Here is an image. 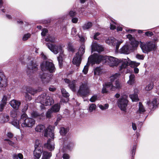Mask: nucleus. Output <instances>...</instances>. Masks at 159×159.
Here are the masks:
<instances>
[{"label":"nucleus","mask_w":159,"mask_h":159,"mask_svg":"<svg viewBox=\"0 0 159 159\" xmlns=\"http://www.w3.org/2000/svg\"><path fill=\"white\" fill-rule=\"evenodd\" d=\"M88 61L93 64L95 63L98 64L101 62L103 63L107 62L108 65L111 67L117 66L118 64H121L119 68L120 71L121 72L128 73L126 69L128 64L126 63L127 60L126 59L120 61L113 57L103 56L98 53H94L88 58Z\"/></svg>","instance_id":"obj_1"},{"label":"nucleus","mask_w":159,"mask_h":159,"mask_svg":"<svg viewBox=\"0 0 159 159\" xmlns=\"http://www.w3.org/2000/svg\"><path fill=\"white\" fill-rule=\"evenodd\" d=\"M46 45L48 48L54 54H56L60 52L59 56L57 57L59 66L61 67L62 66L63 58L64 55L63 54V51L62 48V45L61 44L56 45L50 43H47Z\"/></svg>","instance_id":"obj_2"},{"label":"nucleus","mask_w":159,"mask_h":159,"mask_svg":"<svg viewBox=\"0 0 159 159\" xmlns=\"http://www.w3.org/2000/svg\"><path fill=\"white\" fill-rule=\"evenodd\" d=\"M38 102L41 103V108L43 109L45 108V106H50L54 103V101L52 97L48 96L45 93L39 96L36 100Z\"/></svg>","instance_id":"obj_3"},{"label":"nucleus","mask_w":159,"mask_h":159,"mask_svg":"<svg viewBox=\"0 0 159 159\" xmlns=\"http://www.w3.org/2000/svg\"><path fill=\"white\" fill-rule=\"evenodd\" d=\"M20 123L23 127L32 128L34 125L35 121L33 119L28 117L25 113H23L20 119Z\"/></svg>","instance_id":"obj_4"},{"label":"nucleus","mask_w":159,"mask_h":159,"mask_svg":"<svg viewBox=\"0 0 159 159\" xmlns=\"http://www.w3.org/2000/svg\"><path fill=\"white\" fill-rule=\"evenodd\" d=\"M54 127L49 125L45 129V127L43 125H38L35 128V130L38 132H41L45 130L44 136L48 137H50L52 139L54 138V134L53 133Z\"/></svg>","instance_id":"obj_5"},{"label":"nucleus","mask_w":159,"mask_h":159,"mask_svg":"<svg viewBox=\"0 0 159 159\" xmlns=\"http://www.w3.org/2000/svg\"><path fill=\"white\" fill-rule=\"evenodd\" d=\"M140 45L143 52L145 53L154 50L156 49V44L154 41L147 42L146 43L140 42Z\"/></svg>","instance_id":"obj_6"},{"label":"nucleus","mask_w":159,"mask_h":159,"mask_svg":"<svg viewBox=\"0 0 159 159\" xmlns=\"http://www.w3.org/2000/svg\"><path fill=\"white\" fill-rule=\"evenodd\" d=\"M122 87L121 84L119 81L117 80L115 81V86H114L111 82L106 83L104 85H103L102 92V93H107L108 92V89L114 90L115 89H120Z\"/></svg>","instance_id":"obj_7"},{"label":"nucleus","mask_w":159,"mask_h":159,"mask_svg":"<svg viewBox=\"0 0 159 159\" xmlns=\"http://www.w3.org/2000/svg\"><path fill=\"white\" fill-rule=\"evenodd\" d=\"M35 149L33 152L34 159H39L43 152V147L38 140L35 141L34 144Z\"/></svg>","instance_id":"obj_8"},{"label":"nucleus","mask_w":159,"mask_h":159,"mask_svg":"<svg viewBox=\"0 0 159 159\" xmlns=\"http://www.w3.org/2000/svg\"><path fill=\"white\" fill-rule=\"evenodd\" d=\"M89 92L87 83L84 82L82 83L78 91L77 95L81 97H85L89 94Z\"/></svg>","instance_id":"obj_9"},{"label":"nucleus","mask_w":159,"mask_h":159,"mask_svg":"<svg viewBox=\"0 0 159 159\" xmlns=\"http://www.w3.org/2000/svg\"><path fill=\"white\" fill-rule=\"evenodd\" d=\"M42 71L48 70L50 73L55 71V68L53 64L49 61H43L40 65Z\"/></svg>","instance_id":"obj_10"},{"label":"nucleus","mask_w":159,"mask_h":159,"mask_svg":"<svg viewBox=\"0 0 159 159\" xmlns=\"http://www.w3.org/2000/svg\"><path fill=\"white\" fill-rule=\"evenodd\" d=\"M128 103V101L125 95H124L119 99L117 102L118 107L121 111H125L126 110Z\"/></svg>","instance_id":"obj_11"},{"label":"nucleus","mask_w":159,"mask_h":159,"mask_svg":"<svg viewBox=\"0 0 159 159\" xmlns=\"http://www.w3.org/2000/svg\"><path fill=\"white\" fill-rule=\"evenodd\" d=\"M123 41L121 39L117 40L113 37L108 38L106 41L107 43L110 45L116 46V50H118L120 45L122 43Z\"/></svg>","instance_id":"obj_12"},{"label":"nucleus","mask_w":159,"mask_h":159,"mask_svg":"<svg viewBox=\"0 0 159 159\" xmlns=\"http://www.w3.org/2000/svg\"><path fill=\"white\" fill-rule=\"evenodd\" d=\"M136 48L126 44L120 49L119 52L121 53L128 54L130 53L131 51L135 49Z\"/></svg>","instance_id":"obj_13"},{"label":"nucleus","mask_w":159,"mask_h":159,"mask_svg":"<svg viewBox=\"0 0 159 159\" xmlns=\"http://www.w3.org/2000/svg\"><path fill=\"white\" fill-rule=\"evenodd\" d=\"M37 66V65L35 63H34L33 61H31L27 66V74L29 75L31 72H34L37 70H38Z\"/></svg>","instance_id":"obj_14"},{"label":"nucleus","mask_w":159,"mask_h":159,"mask_svg":"<svg viewBox=\"0 0 159 159\" xmlns=\"http://www.w3.org/2000/svg\"><path fill=\"white\" fill-rule=\"evenodd\" d=\"M82 56L79 53H77L73 59V63L77 66H79L81 61Z\"/></svg>","instance_id":"obj_15"},{"label":"nucleus","mask_w":159,"mask_h":159,"mask_svg":"<svg viewBox=\"0 0 159 159\" xmlns=\"http://www.w3.org/2000/svg\"><path fill=\"white\" fill-rule=\"evenodd\" d=\"M103 50L102 47L98 44L96 42H94L92 45V51H96L98 52H100Z\"/></svg>","instance_id":"obj_16"},{"label":"nucleus","mask_w":159,"mask_h":159,"mask_svg":"<svg viewBox=\"0 0 159 159\" xmlns=\"http://www.w3.org/2000/svg\"><path fill=\"white\" fill-rule=\"evenodd\" d=\"M64 80L65 83L68 84L69 87L73 91H75L76 82L75 80H74L71 81L67 79H65Z\"/></svg>","instance_id":"obj_17"},{"label":"nucleus","mask_w":159,"mask_h":159,"mask_svg":"<svg viewBox=\"0 0 159 159\" xmlns=\"http://www.w3.org/2000/svg\"><path fill=\"white\" fill-rule=\"evenodd\" d=\"M7 85V80L5 76L3 73L0 72V87L5 88Z\"/></svg>","instance_id":"obj_18"},{"label":"nucleus","mask_w":159,"mask_h":159,"mask_svg":"<svg viewBox=\"0 0 159 159\" xmlns=\"http://www.w3.org/2000/svg\"><path fill=\"white\" fill-rule=\"evenodd\" d=\"M127 37L130 41V45L134 47H137L139 44V42L136 40L132 35L129 34L127 35Z\"/></svg>","instance_id":"obj_19"},{"label":"nucleus","mask_w":159,"mask_h":159,"mask_svg":"<svg viewBox=\"0 0 159 159\" xmlns=\"http://www.w3.org/2000/svg\"><path fill=\"white\" fill-rule=\"evenodd\" d=\"M10 104L13 109L17 110L20 106L21 103L19 101L13 99L10 101Z\"/></svg>","instance_id":"obj_20"},{"label":"nucleus","mask_w":159,"mask_h":159,"mask_svg":"<svg viewBox=\"0 0 159 159\" xmlns=\"http://www.w3.org/2000/svg\"><path fill=\"white\" fill-rule=\"evenodd\" d=\"M134 94H130L129 95V97L133 102L138 101L139 98L138 94L139 93V90L137 89H135L134 90Z\"/></svg>","instance_id":"obj_21"},{"label":"nucleus","mask_w":159,"mask_h":159,"mask_svg":"<svg viewBox=\"0 0 159 159\" xmlns=\"http://www.w3.org/2000/svg\"><path fill=\"white\" fill-rule=\"evenodd\" d=\"M39 76L42 81L44 84H47L49 82L50 77L47 75V74L43 73L42 75H40Z\"/></svg>","instance_id":"obj_22"},{"label":"nucleus","mask_w":159,"mask_h":159,"mask_svg":"<svg viewBox=\"0 0 159 159\" xmlns=\"http://www.w3.org/2000/svg\"><path fill=\"white\" fill-rule=\"evenodd\" d=\"M44 147L52 151L54 149V143L51 141L50 139H48L47 143L44 144Z\"/></svg>","instance_id":"obj_23"},{"label":"nucleus","mask_w":159,"mask_h":159,"mask_svg":"<svg viewBox=\"0 0 159 159\" xmlns=\"http://www.w3.org/2000/svg\"><path fill=\"white\" fill-rule=\"evenodd\" d=\"M9 116L7 114H0V122L4 123L9 120Z\"/></svg>","instance_id":"obj_24"},{"label":"nucleus","mask_w":159,"mask_h":159,"mask_svg":"<svg viewBox=\"0 0 159 159\" xmlns=\"http://www.w3.org/2000/svg\"><path fill=\"white\" fill-rule=\"evenodd\" d=\"M156 103L157 100L156 98H154L152 102L148 101L147 102V104L148 105L149 109L151 110L153 109L156 107Z\"/></svg>","instance_id":"obj_25"},{"label":"nucleus","mask_w":159,"mask_h":159,"mask_svg":"<svg viewBox=\"0 0 159 159\" xmlns=\"http://www.w3.org/2000/svg\"><path fill=\"white\" fill-rule=\"evenodd\" d=\"M7 98L6 96H4L0 104V111H2L7 103Z\"/></svg>","instance_id":"obj_26"},{"label":"nucleus","mask_w":159,"mask_h":159,"mask_svg":"<svg viewBox=\"0 0 159 159\" xmlns=\"http://www.w3.org/2000/svg\"><path fill=\"white\" fill-rule=\"evenodd\" d=\"M77 14V13L76 12V11L75 10H71L69 12L68 14L67 15H66L65 16H64V17H63V20L66 19H67V16L68 15L71 17H73L75 16Z\"/></svg>","instance_id":"obj_27"},{"label":"nucleus","mask_w":159,"mask_h":159,"mask_svg":"<svg viewBox=\"0 0 159 159\" xmlns=\"http://www.w3.org/2000/svg\"><path fill=\"white\" fill-rule=\"evenodd\" d=\"M43 114H40L36 111H33L31 113V116L34 118H41L43 117Z\"/></svg>","instance_id":"obj_28"},{"label":"nucleus","mask_w":159,"mask_h":159,"mask_svg":"<svg viewBox=\"0 0 159 159\" xmlns=\"http://www.w3.org/2000/svg\"><path fill=\"white\" fill-rule=\"evenodd\" d=\"M57 39L54 36L49 35L47 36L45 39V41L48 42H50L52 43H55L56 42Z\"/></svg>","instance_id":"obj_29"},{"label":"nucleus","mask_w":159,"mask_h":159,"mask_svg":"<svg viewBox=\"0 0 159 159\" xmlns=\"http://www.w3.org/2000/svg\"><path fill=\"white\" fill-rule=\"evenodd\" d=\"M135 80V76L134 74H131L129 76V80L127 81L129 85H132L134 84Z\"/></svg>","instance_id":"obj_30"},{"label":"nucleus","mask_w":159,"mask_h":159,"mask_svg":"<svg viewBox=\"0 0 159 159\" xmlns=\"http://www.w3.org/2000/svg\"><path fill=\"white\" fill-rule=\"evenodd\" d=\"M145 111V110L143 106L142 105L141 102H139V109L137 111V113L138 114H143V113Z\"/></svg>","instance_id":"obj_31"},{"label":"nucleus","mask_w":159,"mask_h":159,"mask_svg":"<svg viewBox=\"0 0 159 159\" xmlns=\"http://www.w3.org/2000/svg\"><path fill=\"white\" fill-rule=\"evenodd\" d=\"M120 76V74L118 73H116L112 75L110 77V80L111 82H111L112 83V82H114L115 80H117Z\"/></svg>","instance_id":"obj_32"},{"label":"nucleus","mask_w":159,"mask_h":159,"mask_svg":"<svg viewBox=\"0 0 159 159\" xmlns=\"http://www.w3.org/2000/svg\"><path fill=\"white\" fill-rule=\"evenodd\" d=\"M92 23L90 22L85 23L82 27L84 30H88L90 29L92 26Z\"/></svg>","instance_id":"obj_33"},{"label":"nucleus","mask_w":159,"mask_h":159,"mask_svg":"<svg viewBox=\"0 0 159 159\" xmlns=\"http://www.w3.org/2000/svg\"><path fill=\"white\" fill-rule=\"evenodd\" d=\"M52 156V153L46 151L43 152L41 159H49Z\"/></svg>","instance_id":"obj_34"},{"label":"nucleus","mask_w":159,"mask_h":159,"mask_svg":"<svg viewBox=\"0 0 159 159\" xmlns=\"http://www.w3.org/2000/svg\"><path fill=\"white\" fill-rule=\"evenodd\" d=\"M69 129L67 128L61 127L60 130V134L62 135H65L69 131Z\"/></svg>","instance_id":"obj_35"},{"label":"nucleus","mask_w":159,"mask_h":159,"mask_svg":"<svg viewBox=\"0 0 159 159\" xmlns=\"http://www.w3.org/2000/svg\"><path fill=\"white\" fill-rule=\"evenodd\" d=\"M60 108V105L58 104H57L54 105L50 109L53 112H56L59 110Z\"/></svg>","instance_id":"obj_36"},{"label":"nucleus","mask_w":159,"mask_h":159,"mask_svg":"<svg viewBox=\"0 0 159 159\" xmlns=\"http://www.w3.org/2000/svg\"><path fill=\"white\" fill-rule=\"evenodd\" d=\"M74 146V144L73 142H70L67 145H65L64 146V148L66 149L70 150L72 149Z\"/></svg>","instance_id":"obj_37"},{"label":"nucleus","mask_w":159,"mask_h":159,"mask_svg":"<svg viewBox=\"0 0 159 159\" xmlns=\"http://www.w3.org/2000/svg\"><path fill=\"white\" fill-rule=\"evenodd\" d=\"M11 124L13 125L14 126L18 129L20 128V120H14L11 122Z\"/></svg>","instance_id":"obj_38"},{"label":"nucleus","mask_w":159,"mask_h":159,"mask_svg":"<svg viewBox=\"0 0 159 159\" xmlns=\"http://www.w3.org/2000/svg\"><path fill=\"white\" fill-rule=\"evenodd\" d=\"M26 91L32 95H34V94L38 91L37 90L30 87L27 88L26 89Z\"/></svg>","instance_id":"obj_39"},{"label":"nucleus","mask_w":159,"mask_h":159,"mask_svg":"<svg viewBox=\"0 0 159 159\" xmlns=\"http://www.w3.org/2000/svg\"><path fill=\"white\" fill-rule=\"evenodd\" d=\"M96 108V106L94 104H92L89 105V111L90 112H93L94 111Z\"/></svg>","instance_id":"obj_40"},{"label":"nucleus","mask_w":159,"mask_h":159,"mask_svg":"<svg viewBox=\"0 0 159 159\" xmlns=\"http://www.w3.org/2000/svg\"><path fill=\"white\" fill-rule=\"evenodd\" d=\"M126 63L128 64L127 66L128 65H130L131 66L134 67V66H137L140 64V63L136 62L134 61H131L130 63H129L127 61Z\"/></svg>","instance_id":"obj_41"},{"label":"nucleus","mask_w":159,"mask_h":159,"mask_svg":"<svg viewBox=\"0 0 159 159\" xmlns=\"http://www.w3.org/2000/svg\"><path fill=\"white\" fill-rule=\"evenodd\" d=\"M85 52V47L84 45L81 46L79 49V51L77 53H79L80 55L82 56Z\"/></svg>","instance_id":"obj_42"},{"label":"nucleus","mask_w":159,"mask_h":159,"mask_svg":"<svg viewBox=\"0 0 159 159\" xmlns=\"http://www.w3.org/2000/svg\"><path fill=\"white\" fill-rule=\"evenodd\" d=\"M101 69L100 67H97L94 70V74L99 75L101 72Z\"/></svg>","instance_id":"obj_43"},{"label":"nucleus","mask_w":159,"mask_h":159,"mask_svg":"<svg viewBox=\"0 0 159 159\" xmlns=\"http://www.w3.org/2000/svg\"><path fill=\"white\" fill-rule=\"evenodd\" d=\"M61 91L62 95L65 97L67 98L69 97V93L66 92L65 89L63 88L61 89Z\"/></svg>","instance_id":"obj_44"},{"label":"nucleus","mask_w":159,"mask_h":159,"mask_svg":"<svg viewBox=\"0 0 159 159\" xmlns=\"http://www.w3.org/2000/svg\"><path fill=\"white\" fill-rule=\"evenodd\" d=\"M99 98L98 95L96 94L94 95L90 98V101L92 102H94L97 100Z\"/></svg>","instance_id":"obj_45"},{"label":"nucleus","mask_w":159,"mask_h":159,"mask_svg":"<svg viewBox=\"0 0 159 159\" xmlns=\"http://www.w3.org/2000/svg\"><path fill=\"white\" fill-rule=\"evenodd\" d=\"M153 87V84L151 82L146 86L145 88V90L147 91L150 90L152 89Z\"/></svg>","instance_id":"obj_46"},{"label":"nucleus","mask_w":159,"mask_h":159,"mask_svg":"<svg viewBox=\"0 0 159 159\" xmlns=\"http://www.w3.org/2000/svg\"><path fill=\"white\" fill-rule=\"evenodd\" d=\"M109 105L108 104H106L104 105H100L99 106V108L102 110H105L108 108Z\"/></svg>","instance_id":"obj_47"},{"label":"nucleus","mask_w":159,"mask_h":159,"mask_svg":"<svg viewBox=\"0 0 159 159\" xmlns=\"http://www.w3.org/2000/svg\"><path fill=\"white\" fill-rule=\"evenodd\" d=\"M31 36V34L30 33H27L24 34L22 38L23 40L25 41L27 40Z\"/></svg>","instance_id":"obj_48"},{"label":"nucleus","mask_w":159,"mask_h":159,"mask_svg":"<svg viewBox=\"0 0 159 159\" xmlns=\"http://www.w3.org/2000/svg\"><path fill=\"white\" fill-rule=\"evenodd\" d=\"M53 112L50 109H49L46 114V117L48 118L51 117Z\"/></svg>","instance_id":"obj_49"},{"label":"nucleus","mask_w":159,"mask_h":159,"mask_svg":"<svg viewBox=\"0 0 159 159\" xmlns=\"http://www.w3.org/2000/svg\"><path fill=\"white\" fill-rule=\"evenodd\" d=\"M77 30L76 28H72L71 29V35L73 36H75L76 34Z\"/></svg>","instance_id":"obj_50"},{"label":"nucleus","mask_w":159,"mask_h":159,"mask_svg":"<svg viewBox=\"0 0 159 159\" xmlns=\"http://www.w3.org/2000/svg\"><path fill=\"white\" fill-rule=\"evenodd\" d=\"M48 31L46 29H43L42 30L41 33V35L42 36H45L46 34L48 33Z\"/></svg>","instance_id":"obj_51"},{"label":"nucleus","mask_w":159,"mask_h":159,"mask_svg":"<svg viewBox=\"0 0 159 159\" xmlns=\"http://www.w3.org/2000/svg\"><path fill=\"white\" fill-rule=\"evenodd\" d=\"M68 50L69 51L73 52L74 51V48H73L71 43H69L68 44Z\"/></svg>","instance_id":"obj_52"},{"label":"nucleus","mask_w":159,"mask_h":159,"mask_svg":"<svg viewBox=\"0 0 159 159\" xmlns=\"http://www.w3.org/2000/svg\"><path fill=\"white\" fill-rule=\"evenodd\" d=\"M32 99V98L28 94L26 93L25 95V99L26 101H30Z\"/></svg>","instance_id":"obj_53"},{"label":"nucleus","mask_w":159,"mask_h":159,"mask_svg":"<svg viewBox=\"0 0 159 159\" xmlns=\"http://www.w3.org/2000/svg\"><path fill=\"white\" fill-rule=\"evenodd\" d=\"M88 71V66H85L83 70V72L85 74H86Z\"/></svg>","instance_id":"obj_54"},{"label":"nucleus","mask_w":159,"mask_h":159,"mask_svg":"<svg viewBox=\"0 0 159 159\" xmlns=\"http://www.w3.org/2000/svg\"><path fill=\"white\" fill-rule=\"evenodd\" d=\"M136 57L138 59L143 60L144 59V57L143 55L137 54L136 56Z\"/></svg>","instance_id":"obj_55"},{"label":"nucleus","mask_w":159,"mask_h":159,"mask_svg":"<svg viewBox=\"0 0 159 159\" xmlns=\"http://www.w3.org/2000/svg\"><path fill=\"white\" fill-rule=\"evenodd\" d=\"M28 106L27 104H26L24 106L23 108L22 109V112L25 113V112L27 110L28 108Z\"/></svg>","instance_id":"obj_56"},{"label":"nucleus","mask_w":159,"mask_h":159,"mask_svg":"<svg viewBox=\"0 0 159 159\" xmlns=\"http://www.w3.org/2000/svg\"><path fill=\"white\" fill-rule=\"evenodd\" d=\"M62 157L63 159H69L70 158L69 155L66 153H64L63 154Z\"/></svg>","instance_id":"obj_57"},{"label":"nucleus","mask_w":159,"mask_h":159,"mask_svg":"<svg viewBox=\"0 0 159 159\" xmlns=\"http://www.w3.org/2000/svg\"><path fill=\"white\" fill-rule=\"evenodd\" d=\"M71 21L74 23H76L78 21V19L76 17H72Z\"/></svg>","instance_id":"obj_58"},{"label":"nucleus","mask_w":159,"mask_h":159,"mask_svg":"<svg viewBox=\"0 0 159 159\" xmlns=\"http://www.w3.org/2000/svg\"><path fill=\"white\" fill-rule=\"evenodd\" d=\"M100 34V33L99 32H97L95 33V34L93 36V39L95 40H98V39L97 37Z\"/></svg>","instance_id":"obj_59"},{"label":"nucleus","mask_w":159,"mask_h":159,"mask_svg":"<svg viewBox=\"0 0 159 159\" xmlns=\"http://www.w3.org/2000/svg\"><path fill=\"white\" fill-rule=\"evenodd\" d=\"M6 140L8 141V143L10 145L13 147H15V145L13 142L8 139H6Z\"/></svg>","instance_id":"obj_60"},{"label":"nucleus","mask_w":159,"mask_h":159,"mask_svg":"<svg viewBox=\"0 0 159 159\" xmlns=\"http://www.w3.org/2000/svg\"><path fill=\"white\" fill-rule=\"evenodd\" d=\"M145 34L148 36H151L153 35V33L152 32L148 31L145 32Z\"/></svg>","instance_id":"obj_61"},{"label":"nucleus","mask_w":159,"mask_h":159,"mask_svg":"<svg viewBox=\"0 0 159 159\" xmlns=\"http://www.w3.org/2000/svg\"><path fill=\"white\" fill-rule=\"evenodd\" d=\"M79 37L81 42H83L85 41V39L83 36H80V35H79Z\"/></svg>","instance_id":"obj_62"},{"label":"nucleus","mask_w":159,"mask_h":159,"mask_svg":"<svg viewBox=\"0 0 159 159\" xmlns=\"http://www.w3.org/2000/svg\"><path fill=\"white\" fill-rule=\"evenodd\" d=\"M136 148V146L135 145H134L133 147V149L131 151V152H132V156H133V154L134 153V155Z\"/></svg>","instance_id":"obj_63"},{"label":"nucleus","mask_w":159,"mask_h":159,"mask_svg":"<svg viewBox=\"0 0 159 159\" xmlns=\"http://www.w3.org/2000/svg\"><path fill=\"white\" fill-rule=\"evenodd\" d=\"M7 137L9 138H11L13 136V134L11 132H8L7 134Z\"/></svg>","instance_id":"obj_64"}]
</instances>
